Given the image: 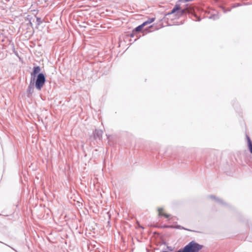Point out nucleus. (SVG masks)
I'll list each match as a JSON object with an SVG mask.
<instances>
[{"label":"nucleus","instance_id":"obj_1","mask_svg":"<svg viewBox=\"0 0 252 252\" xmlns=\"http://www.w3.org/2000/svg\"><path fill=\"white\" fill-rule=\"evenodd\" d=\"M40 66H34L31 73V79H32L33 82L35 81V87L38 90H41L46 81L45 75L44 73L40 72Z\"/></svg>","mask_w":252,"mask_h":252},{"label":"nucleus","instance_id":"obj_2","mask_svg":"<svg viewBox=\"0 0 252 252\" xmlns=\"http://www.w3.org/2000/svg\"><path fill=\"white\" fill-rule=\"evenodd\" d=\"M203 246L200 245L195 241H191L184 248L179 249L183 252H199Z\"/></svg>","mask_w":252,"mask_h":252},{"label":"nucleus","instance_id":"obj_3","mask_svg":"<svg viewBox=\"0 0 252 252\" xmlns=\"http://www.w3.org/2000/svg\"><path fill=\"white\" fill-rule=\"evenodd\" d=\"M184 10L187 13H188L189 14L192 15L196 19L197 21H200L201 19L199 18L195 13V9L194 7L191 5L189 4H186V6L184 8H183Z\"/></svg>","mask_w":252,"mask_h":252},{"label":"nucleus","instance_id":"obj_4","mask_svg":"<svg viewBox=\"0 0 252 252\" xmlns=\"http://www.w3.org/2000/svg\"><path fill=\"white\" fill-rule=\"evenodd\" d=\"M34 92V82L32 79H31L30 83L28 86V89L27 90V96L30 97L33 93Z\"/></svg>","mask_w":252,"mask_h":252},{"label":"nucleus","instance_id":"obj_5","mask_svg":"<svg viewBox=\"0 0 252 252\" xmlns=\"http://www.w3.org/2000/svg\"><path fill=\"white\" fill-rule=\"evenodd\" d=\"M102 130L95 129V130L93 132L94 138L95 140H100L102 137Z\"/></svg>","mask_w":252,"mask_h":252},{"label":"nucleus","instance_id":"obj_6","mask_svg":"<svg viewBox=\"0 0 252 252\" xmlns=\"http://www.w3.org/2000/svg\"><path fill=\"white\" fill-rule=\"evenodd\" d=\"M209 197L211 199H214L217 202L221 204V205H226V203H225L221 199L219 198L214 195H210Z\"/></svg>","mask_w":252,"mask_h":252},{"label":"nucleus","instance_id":"obj_7","mask_svg":"<svg viewBox=\"0 0 252 252\" xmlns=\"http://www.w3.org/2000/svg\"><path fill=\"white\" fill-rule=\"evenodd\" d=\"M246 138L248 142V147L250 153L252 154V141L251 140L250 137L246 135Z\"/></svg>","mask_w":252,"mask_h":252},{"label":"nucleus","instance_id":"obj_8","mask_svg":"<svg viewBox=\"0 0 252 252\" xmlns=\"http://www.w3.org/2000/svg\"><path fill=\"white\" fill-rule=\"evenodd\" d=\"M246 138L248 142V147L250 153L252 154V141L251 140L250 137L246 135Z\"/></svg>","mask_w":252,"mask_h":252},{"label":"nucleus","instance_id":"obj_9","mask_svg":"<svg viewBox=\"0 0 252 252\" xmlns=\"http://www.w3.org/2000/svg\"><path fill=\"white\" fill-rule=\"evenodd\" d=\"M163 209L162 208H158V215L159 216H164L166 218H169L170 215L162 213V211H163Z\"/></svg>","mask_w":252,"mask_h":252},{"label":"nucleus","instance_id":"obj_10","mask_svg":"<svg viewBox=\"0 0 252 252\" xmlns=\"http://www.w3.org/2000/svg\"><path fill=\"white\" fill-rule=\"evenodd\" d=\"M181 9V6L179 4H176L172 10L176 12V11H179Z\"/></svg>","mask_w":252,"mask_h":252},{"label":"nucleus","instance_id":"obj_11","mask_svg":"<svg viewBox=\"0 0 252 252\" xmlns=\"http://www.w3.org/2000/svg\"><path fill=\"white\" fill-rule=\"evenodd\" d=\"M142 29L143 28H142V26L141 25H139L133 30V32H138L141 31Z\"/></svg>","mask_w":252,"mask_h":252},{"label":"nucleus","instance_id":"obj_12","mask_svg":"<svg viewBox=\"0 0 252 252\" xmlns=\"http://www.w3.org/2000/svg\"><path fill=\"white\" fill-rule=\"evenodd\" d=\"M172 228L182 229H185V230H189L188 229H185L184 227H182V226H181V225H174V226L173 225V227H172Z\"/></svg>","mask_w":252,"mask_h":252},{"label":"nucleus","instance_id":"obj_13","mask_svg":"<svg viewBox=\"0 0 252 252\" xmlns=\"http://www.w3.org/2000/svg\"><path fill=\"white\" fill-rule=\"evenodd\" d=\"M36 22L37 26H39L42 23V20L40 18L36 17Z\"/></svg>","mask_w":252,"mask_h":252},{"label":"nucleus","instance_id":"obj_14","mask_svg":"<svg viewBox=\"0 0 252 252\" xmlns=\"http://www.w3.org/2000/svg\"><path fill=\"white\" fill-rule=\"evenodd\" d=\"M179 13H180V15H179L180 16H183L187 14L186 12L183 9H180L179 10Z\"/></svg>","mask_w":252,"mask_h":252},{"label":"nucleus","instance_id":"obj_15","mask_svg":"<svg viewBox=\"0 0 252 252\" xmlns=\"http://www.w3.org/2000/svg\"><path fill=\"white\" fill-rule=\"evenodd\" d=\"M155 20V18H149L147 21L148 23V24H151V23L153 22Z\"/></svg>","mask_w":252,"mask_h":252},{"label":"nucleus","instance_id":"obj_16","mask_svg":"<svg viewBox=\"0 0 252 252\" xmlns=\"http://www.w3.org/2000/svg\"><path fill=\"white\" fill-rule=\"evenodd\" d=\"M175 12L172 9V10L170 12L165 14V17H167L168 16H169L171 14H172L173 13H175Z\"/></svg>","mask_w":252,"mask_h":252},{"label":"nucleus","instance_id":"obj_17","mask_svg":"<svg viewBox=\"0 0 252 252\" xmlns=\"http://www.w3.org/2000/svg\"><path fill=\"white\" fill-rule=\"evenodd\" d=\"M175 12L172 9V10L170 12L165 14V17H167L168 16H169L171 14H172L173 13H175Z\"/></svg>","mask_w":252,"mask_h":252},{"label":"nucleus","instance_id":"obj_18","mask_svg":"<svg viewBox=\"0 0 252 252\" xmlns=\"http://www.w3.org/2000/svg\"><path fill=\"white\" fill-rule=\"evenodd\" d=\"M149 24L147 21H145L143 22L142 24L140 25L142 26V28H143L146 25Z\"/></svg>","mask_w":252,"mask_h":252},{"label":"nucleus","instance_id":"obj_19","mask_svg":"<svg viewBox=\"0 0 252 252\" xmlns=\"http://www.w3.org/2000/svg\"><path fill=\"white\" fill-rule=\"evenodd\" d=\"M149 24L147 21H145L143 22L142 24L140 25L142 26V28H143L146 25Z\"/></svg>","mask_w":252,"mask_h":252},{"label":"nucleus","instance_id":"obj_20","mask_svg":"<svg viewBox=\"0 0 252 252\" xmlns=\"http://www.w3.org/2000/svg\"><path fill=\"white\" fill-rule=\"evenodd\" d=\"M221 8H222V10H223V12H224V13H226V12H227V11H230V9H229L227 10V9H225V8L224 7H223V6H221Z\"/></svg>","mask_w":252,"mask_h":252},{"label":"nucleus","instance_id":"obj_21","mask_svg":"<svg viewBox=\"0 0 252 252\" xmlns=\"http://www.w3.org/2000/svg\"><path fill=\"white\" fill-rule=\"evenodd\" d=\"M172 227H173V225H164L162 227H163V228H172Z\"/></svg>","mask_w":252,"mask_h":252},{"label":"nucleus","instance_id":"obj_22","mask_svg":"<svg viewBox=\"0 0 252 252\" xmlns=\"http://www.w3.org/2000/svg\"><path fill=\"white\" fill-rule=\"evenodd\" d=\"M135 32H133V30L132 33L130 34V36L131 37H134V34H135Z\"/></svg>","mask_w":252,"mask_h":252},{"label":"nucleus","instance_id":"obj_23","mask_svg":"<svg viewBox=\"0 0 252 252\" xmlns=\"http://www.w3.org/2000/svg\"><path fill=\"white\" fill-rule=\"evenodd\" d=\"M167 249L170 251H172L173 249H172V247H170V246H167Z\"/></svg>","mask_w":252,"mask_h":252},{"label":"nucleus","instance_id":"obj_24","mask_svg":"<svg viewBox=\"0 0 252 252\" xmlns=\"http://www.w3.org/2000/svg\"><path fill=\"white\" fill-rule=\"evenodd\" d=\"M28 24H29L31 26H32V22L30 20L29 21V22Z\"/></svg>","mask_w":252,"mask_h":252},{"label":"nucleus","instance_id":"obj_25","mask_svg":"<svg viewBox=\"0 0 252 252\" xmlns=\"http://www.w3.org/2000/svg\"><path fill=\"white\" fill-rule=\"evenodd\" d=\"M175 252H182L181 250H179Z\"/></svg>","mask_w":252,"mask_h":252}]
</instances>
